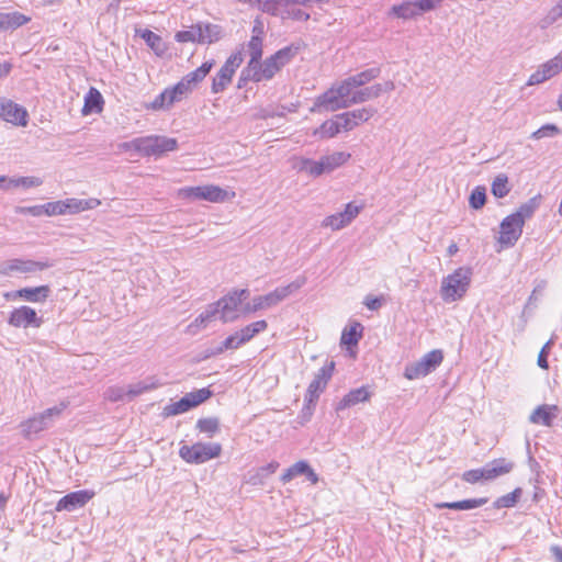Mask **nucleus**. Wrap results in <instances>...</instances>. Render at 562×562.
Instances as JSON below:
<instances>
[{
	"instance_id": "31",
	"label": "nucleus",
	"mask_w": 562,
	"mask_h": 562,
	"mask_svg": "<svg viewBox=\"0 0 562 562\" xmlns=\"http://www.w3.org/2000/svg\"><path fill=\"white\" fill-rule=\"evenodd\" d=\"M262 46H263V38L257 35H252L249 42L247 43V52L250 56V60L248 61V65L243 69L247 70V74L251 71V69H255V66L260 61L262 56Z\"/></svg>"
},
{
	"instance_id": "51",
	"label": "nucleus",
	"mask_w": 562,
	"mask_h": 562,
	"mask_svg": "<svg viewBox=\"0 0 562 562\" xmlns=\"http://www.w3.org/2000/svg\"><path fill=\"white\" fill-rule=\"evenodd\" d=\"M335 87L338 90L344 102L348 103V108L351 106L352 105V102H351L352 94L356 91L355 89L357 87H355L352 85L350 78L348 77L347 79H345L344 81H341L339 85H337Z\"/></svg>"
},
{
	"instance_id": "64",
	"label": "nucleus",
	"mask_w": 562,
	"mask_h": 562,
	"mask_svg": "<svg viewBox=\"0 0 562 562\" xmlns=\"http://www.w3.org/2000/svg\"><path fill=\"white\" fill-rule=\"evenodd\" d=\"M120 148L125 151L134 150V151L140 154V137H137L130 142H125V143L121 144Z\"/></svg>"
},
{
	"instance_id": "59",
	"label": "nucleus",
	"mask_w": 562,
	"mask_h": 562,
	"mask_svg": "<svg viewBox=\"0 0 562 562\" xmlns=\"http://www.w3.org/2000/svg\"><path fill=\"white\" fill-rule=\"evenodd\" d=\"M462 479L465 482L471 483V484H474L481 480H484L483 468L465 471L462 475Z\"/></svg>"
},
{
	"instance_id": "50",
	"label": "nucleus",
	"mask_w": 562,
	"mask_h": 562,
	"mask_svg": "<svg viewBox=\"0 0 562 562\" xmlns=\"http://www.w3.org/2000/svg\"><path fill=\"white\" fill-rule=\"evenodd\" d=\"M521 488L517 487L512 493L501 496L494 503L496 508H510L514 507L521 496Z\"/></svg>"
},
{
	"instance_id": "53",
	"label": "nucleus",
	"mask_w": 562,
	"mask_h": 562,
	"mask_svg": "<svg viewBox=\"0 0 562 562\" xmlns=\"http://www.w3.org/2000/svg\"><path fill=\"white\" fill-rule=\"evenodd\" d=\"M127 397V387L113 385L109 386L104 392V398L110 402L124 401Z\"/></svg>"
},
{
	"instance_id": "54",
	"label": "nucleus",
	"mask_w": 562,
	"mask_h": 562,
	"mask_svg": "<svg viewBox=\"0 0 562 562\" xmlns=\"http://www.w3.org/2000/svg\"><path fill=\"white\" fill-rule=\"evenodd\" d=\"M196 428L201 432H206L209 435H213L218 430V419L217 418H202L196 423Z\"/></svg>"
},
{
	"instance_id": "15",
	"label": "nucleus",
	"mask_w": 562,
	"mask_h": 562,
	"mask_svg": "<svg viewBox=\"0 0 562 562\" xmlns=\"http://www.w3.org/2000/svg\"><path fill=\"white\" fill-rule=\"evenodd\" d=\"M215 60L204 61L199 68L187 74L178 83H176L178 92L186 97L192 91L199 82H201L214 67Z\"/></svg>"
},
{
	"instance_id": "43",
	"label": "nucleus",
	"mask_w": 562,
	"mask_h": 562,
	"mask_svg": "<svg viewBox=\"0 0 562 562\" xmlns=\"http://www.w3.org/2000/svg\"><path fill=\"white\" fill-rule=\"evenodd\" d=\"M392 13L397 18L407 20L419 15L418 8L415 2L407 1L398 5H393L391 9Z\"/></svg>"
},
{
	"instance_id": "2",
	"label": "nucleus",
	"mask_w": 562,
	"mask_h": 562,
	"mask_svg": "<svg viewBox=\"0 0 562 562\" xmlns=\"http://www.w3.org/2000/svg\"><path fill=\"white\" fill-rule=\"evenodd\" d=\"M297 48L286 46L279 49L272 56L267 58L263 63L258 61L255 69L247 74V70H241L238 88H241L247 81L260 82L270 80L273 76L296 55Z\"/></svg>"
},
{
	"instance_id": "13",
	"label": "nucleus",
	"mask_w": 562,
	"mask_h": 562,
	"mask_svg": "<svg viewBox=\"0 0 562 562\" xmlns=\"http://www.w3.org/2000/svg\"><path fill=\"white\" fill-rule=\"evenodd\" d=\"M10 326L15 328H38L43 324L42 317H40L34 308L27 305H22L14 308L8 318Z\"/></svg>"
},
{
	"instance_id": "9",
	"label": "nucleus",
	"mask_w": 562,
	"mask_h": 562,
	"mask_svg": "<svg viewBox=\"0 0 562 562\" xmlns=\"http://www.w3.org/2000/svg\"><path fill=\"white\" fill-rule=\"evenodd\" d=\"M243 49L244 47H241L240 50L233 53L213 78L211 87L213 93L223 92L232 82L236 69L244 60Z\"/></svg>"
},
{
	"instance_id": "35",
	"label": "nucleus",
	"mask_w": 562,
	"mask_h": 562,
	"mask_svg": "<svg viewBox=\"0 0 562 562\" xmlns=\"http://www.w3.org/2000/svg\"><path fill=\"white\" fill-rule=\"evenodd\" d=\"M363 326L359 322H353L345 328L341 334V344L346 346H356L362 337Z\"/></svg>"
},
{
	"instance_id": "32",
	"label": "nucleus",
	"mask_w": 562,
	"mask_h": 562,
	"mask_svg": "<svg viewBox=\"0 0 562 562\" xmlns=\"http://www.w3.org/2000/svg\"><path fill=\"white\" fill-rule=\"evenodd\" d=\"M160 385H161V383L155 376L146 378L143 381H138V382H136L134 384H130L127 386V397L130 400L134 398L138 395L146 393V392L156 390Z\"/></svg>"
},
{
	"instance_id": "8",
	"label": "nucleus",
	"mask_w": 562,
	"mask_h": 562,
	"mask_svg": "<svg viewBox=\"0 0 562 562\" xmlns=\"http://www.w3.org/2000/svg\"><path fill=\"white\" fill-rule=\"evenodd\" d=\"M443 360L442 351L439 349L431 350L423 356L416 362L408 363L404 370V376L408 380H416L426 376L435 371Z\"/></svg>"
},
{
	"instance_id": "42",
	"label": "nucleus",
	"mask_w": 562,
	"mask_h": 562,
	"mask_svg": "<svg viewBox=\"0 0 562 562\" xmlns=\"http://www.w3.org/2000/svg\"><path fill=\"white\" fill-rule=\"evenodd\" d=\"M491 191L498 199L505 198L510 191L508 177L505 173L497 175L492 182Z\"/></svg>"
},
{
	"instance_id": "16",
	"label": "nucleus",
	"mask_w": 562,
	"mask_h": 562,
	"mask_svg": "<svg viewBox=\"0 0 562 562\" xmlns=\"http://www.w3.org/2000/svg\"><path fill=\"white\" fill-rule=\"evenodd\" d=\"M50 295L49 285H38L35 288H22L4 294L9 301L23 300L30 303H44Z\"/></svg>"
},
{
	"instance_id": "21",
	"label": "nucleus",
	"mask_w": 562,
	"mask_h": 562,
	"mask_svg": "<svg viewBox=\"0 0 562 562\" xmlns=\"http://www.w3.org/2000/svg\"><path fill=\"white\" fill-rule=\"evenodd\" d=\"M182 99V94L178 92L175 85L172 87L166 88L150 103L145 104V109L153 111L168 110L172 106L173 103L179 102Z\"/></svg>"
},
{
	"instance_id": "44",
	"label": "nucleus",
	"mask_w": 562,
	"mask_h": 562,
	"mask_svg": "<svg viewBox=\"0 0 562 562\" xmlns=\"http://www.w3.org/2000/svg\"><path fill=\"white\" fill-rule=\"evenodd\" d=\"M350 158L351 154L346 151H334L331 154L324 155V159L326 160L330 172L345 165Z\"/></svg>"
},
{
	"instance_id": "38",
	"label": "nucleus",
	"mask_w": 562,
	"mask_h": 562,
	"mask_svg": "<svg viewBox=\"0 0 562 562\" xmlns=\"http://www.w3.org/2000/svg\"><path fill=\"white\" fill-rule=\"evenodd\" d=\"M43 183L42 179L38 177H18V178H8L7 184L3 186V189L9 190L11 188L22 187L24 189L40 187Z\"/></svg>"
},
{
	"instance_id": "4",
	"label": "nucleus",
	"mask_w": 562,
	"mask_h": 562,
	"mask_svg": "<svg viewBox=\"0 0 562 562\" xmlns=\"http://www.w3.org/2000/svg\"><path fill=\"white\" fill-rule=\"evenodd\" d=\"M306 283V278L301 276L297 277L294 281L284 286H279L273 291L265 294L255 296L251 301V304H248L245 307V311L248 313H255L262 310L271 308L278 305L280 302L284 301L291 294L299 291Z\"/></svg>"
},
{
	"instance_id": "27",
	"label": "nucleus",
	"mask_w": 562,
	"mask_h": 562,
	"mask_svg": "<svg viewBox=\"0 0 562 562\" xmlns=\"http://www.w3.org/2000/svg\"><path fill=\"white\" fill-rule=\"evenodd\" d=\"M371 393L366 386L349 391L337 404L336 411H344L359 403L369 401Z\"/></svg>"
},
{
	"instance_id": "11",
	"label": "nucleus",
	"mask_w": 562,
	"mask_h": 562,
	"mask_svg": "<svg viewBox=\"0 0 562 562\" xmlns=\"http://www.w3.org/2000/svg\"><path fill=\"white\" fill-rule=\"evenodd\" d=\"M7 261V274L8 277L19 276V274H33L37 271H43L53 267V262L49 260L45 261H36L31 259L23 258H13L8 259Z\"/></svg>"
},
{
	"instance_id": "1",
	"label": "nucleus",
	"mask_w": 562,
	"mask_h": 562,
	"mask_svg": "<svg viewBox=\"0 0 562 562\" xmlns=\"http://www.w3.org/2000/svg\"><path fill=\"white\" fill-rule=\"evenodd\" d=\"M247 296L248 290L246 289L229 292L216 303L209 305L207 308L189 325L188 329L195 334L200 328L205 327L207 323L213 321L216 315H220V319L223 323L236 321L239 316V306Z\"/></svg>"
},
{
	"instance_id": "33",
	"label": "nucleus",
	"mask_w": 562,
	"mask_h": 562,
	"mask_svg": "<svg viewBox=\"0 0 562 562\" xmlns=\"http://www.w3.org/2000/svg\"><path fill=\"white\" fill-rule=\"evenodd\" d=\"M333 370L334 362H330L328 366L322 367L308 385L311 392H317L321 394L325 390L328 381L330 380Z\"/></svg>"
},
{
	"instance_id": "37",
	"label": "nucleus",
	"mask_w": 562,
	"mask_h": 562,
	"mask_svg": "<svg viewBox=\"0 0 562 562\" xmlns=\"http://www.w3.org/2000/svg\"><path fill=\"white\" fill-rule=\"evenodd\" d=\"M340 132L341 130L335 115L333 119L325 121L313 134L321 138H333Z\"/></svg>"
},
{
	"instance_id": "24",
	"label": "nucleus",
	"mask_w": 562,
	"mask_h": 562,
	"mask_svg": "<svg viewBox=\"0 0 562 562\" xmlns=\"http://www.w3.org/2000/svg\"><path fill=\"white\" fill-rule=\"evenodd\" d=\"M296 168L299 171L305 172L313 178H318L324 173H330L324 156H322L318 160L301 158Z\"/></svg>"
},
{
	"instance_id": "17",
	"label": "nucleus",
	"mask_w": 562,
	"mask_h": 562,
	"mask_svg": "<svg viewBox=\"0 0 562 562\" xmlns=\"http://www.w3.org/2000/svg\"><path fill=\"white\" fill-rule=\"evenodd\" d=\"M562 71V50L552 59L540 65L539 68L530 75L527 85L535 86L557 76Z\"/></svg>"
},
{
	"instance_id": "6",
	"label": "nucleus",
	"mask_w": 562,
	"mask_h": 562,
	"mask_svg": "<svg viewBox=\"0 0 562 562\" xmlns=\"http://www.w3.org/2000/svg\"><path fill=\"white\" fill-rule=\"evenodd\" d=\"M222 446L217 442H196L182 446L179 456L188 463L201 464L221 456Z\"/></svg>"
},
{
	"instance_id": "28",
	"label": "nucleus",
	"mask_w": 562,
	"mask_h": 562,
	"mask_svg": "<svg viewBox=\"0 0 562 562\" xmlns=\"http://www.w3.org/2000/svg\"><path fill=\"white\" fill-rule=\"evenodd\" d=\"M514 468V463L510 461H507L506 459H495L485 467H483L484 471V480L491 481L494 480L501 475L509 473Z\"/></svg>"
},
{
	"instance_id": "18",
	"label": "nucleus",
	"mask_w": 562,
	"mask_h": 562,
	"mask_svg": "<svg viewBox=\"0 0 562 562\" xmlns=\"http://www.w3.org/2000/svg\"><path fill=\"white\" fill-rule=\"evenodd\" d=\"M95 493L91 490H80L71 492L61 497L55 507L56 512H74L82 508L90 499L94 497Z\"/></svg>"
},
{
	"instance_id": "34",
	"label": "nucleus",
	"mask_w": 562,
	"mask_h": 562,
	"mask_svg": "<svg viewBox=\"0 0 562 562\" xmlns=\"http://www.w3.org/2000/svg\"><path fill=\"white\" fill-rule=\"evenodd\" d=\"M103 98L99 90L95 88H90L88 93L85 97V105L82 109L83 114H89L91 112H100L102 111Z\"/></svg>"
},
{
	"instance_id": "57",
	"label": "nucleus",
	"mask_w": 562,
	"mask_h": 562,
	"mask_svg": "<svg viewBox=\"0 0 562 562\" xmlns=\"http://www.w3.org/2000/svg\"><path fill=\"white\" fill-rule=\"evenodd\" d=\"M336 117L341 132L352 131L357 126L349 112L337 114Z\"/></svg>"
},
{
	"instance_id": "63",
	"label": "nucleus",
	"mask_w": 562,
	"mask_h": 562,
	"mask_svg": "<svg viewBox=\"0 0 562 562\" xmlns=\"http://www.w3.org/2000/svg\"><path fill=\"white\" fill-rule=\"evenodd\" d=\"M416 7L418 8V13L430 11L436 8L437 4L441 2V0H417L414 1Z\"/></svg>"
},
{
	"instance_id": "47",
	"label": "nucleus",
	"mask_w": 562,
	"mask_h": 562,
	"mask_svg": "<svg viewBox=\"0 0 562 562\" xmlns=\"http://www.w3.org/2000/svg\"><path fill=\"white\" fill-rule=\"evenodd\" d=\"M190 409H191V407H190L189 401H188V398H184V396H183L179 401L166 405L164 407L162 415L165 417H170V416L183 414Z\"/></svg>"
},
{
	"instance_id": "12",
	"label": "nucleus",
	"mask_w": 562,
	"mask_h": 562,
	"mask_svg": "<svg viewBox=\"0 0 562 562\" xmlns=\"http://www.w3.org/2000/svg\"><path fill=\"white\" fill-rule=\"evenodd\" d=\"M363 204L357 205L353 202L346 204L345 210L336 214L326 216L323 222V227H329L333 231H339L351 224V222L360 214Z\"/></svg>"
},
{
	"instance_id": "14",
	"label": "nucleus",
	"mask_w": 562,
	"mask_h": 562,
	"mask_svg": "<svg viewBox=\"0 0 562 562\" xmlns=\"http://www.w3.org/2000/svg\"><path fill=\"white\" fill-rule=\"evenodd\" d=\"M348 103L344 102L342 98L340 97L338 90L335 86L329 88L327 91H325L323 94L316 98L313 108L311 109L312 112H335L337 110L347 109Z\"/></svg>"
},
{
	"instance_id": "49",
	"label": "nucleus",
	"mask_w": 562,
	"mask_h": 562,
	"mask_svg": "<svg viewBox=\"0 0 562 562\" xmlns=\"http://www.w3.org/2000/svg\"><path fill=\"white\" fill-rule=\"evenodd\" d=\"M560 134H561V130L559 128V126L555 124L549 123V124L542 125L540 128L532 132L530 135V138L538 140V139H542V138L557 137Z\"/></svg>"
},
{
	"instance_id": "22",
	"label": "nucleus",
	"mask_w": 562,
	"mask_h": 562,
	"mask_svg": "<svg viewBox=\"0 0 562 562\" xmlns=\"http://www.w3.org/2000/svg\"><path fill=\"white\" fill-rule=\"evenodd\" d=\"M394 89L395 85L391 80L385 81L384 83H375L364 89L356 90L352 94L351 102L352 104L362 103L380 97L383 92H391Z\"/></svg>"
},
{
	"instance_id": "48",
	"label": "nucleus",
	"mask_w": 562,
	"mask_h": 562,
	"mask_svg": "<svg viewBox=\"0 0 562 562\" xmlns=\"http://www.w3.org/2000/svg\"><path fill=\"white\" fill-rule=\"evenodd\" d=\"M380 75V68L366 69L357 75L350 76L352 85L357 88L364 86L371 80L378 78Z\"/></svg>"
},
{
	"instance_id": "58",
	"label": "nucleus",
	"mask_w": 562,
	"mask_h": 562,
	"mask_svg": "<svg viewBox=\"0 0 562 562\" xmlns=\"http://www.w3.org/2000/svg\"><path fill=\"white\" fill-rule=\"evenodd\" d=\"M44 212L47 216L65 215V209H63L61 200L45 203Z\"/></svg>"
},
{
	"instance_id": "26",
	"label": "nucleus",
	"mask_w": 562,
	"mask_h": 562,
	"mask_svg": "<svg viewBox=\"0 0 562 562\" xmlns=\"http://www.w3.org/2000/svg\"><path fill=\"white\" fill-rule=\"evenodd\" d=\"M63 209H65V214H78L80 212L87 210H93L101 204V201L95 198L90 199H76L70 198L66 200H61Z\"/></svg>"
},
{
	"instance_id": "40",
	"label": "nucleus",
	"mask_w": 562,
	"mask_h": 562,
	"mask_svg": "<svg viewBox=\"0 0 562 562\" xmlns=\"http://www.w3.org/2000/svg\"><path fill=\"white\" fill-rule=\"evenodd\" d=\"M175 38L179 43H200L201 44V23L192 25L189 30L179 31Z\"/></svg>"
},
{
	"instance_id": "61",
	"label": "nucleus",
	"mask_w": 562,
	"mask_h": 562,
	"mask_svg": "<svg viewBox=\"0 0 562 562\" xmlns=\"http://www.w3.org/2000/svg\"><path fill=\"white\" fill-rule=\"evenodd\" d=\"M284 19H292V20H296V21H307L310 19V14L302 11L301 9H290V10H284Z\"/></svg>"
},
{
	"instance_id": "36",
	"label": "nucleus",
	"mask_w": 562,
	"mask_h": 562,
	"mask_svg": "<svg viewBox=\"0 0 562 562\" xmlns=\"http://www.w3.org/2000/svg\"><path fill=\"white\" fill-rule=\"evenodd\" d=\"M538 207V203L536 199H530L528 202L521 204L519 209L510 214L509 216L515 218L518 223H520L522 226L525 225L526 220L530 218L536 209Z\"/></svg>"
},
{
	"instance_id": "3",
	"label": "nucleus",
	"mask_w": 562,
	"mask_h": 562,
	"mask_svg": "<svg viewBox=\"0 0 562 562\" xmlns=\"http://www.w3.org/2000/svg\"><path fill=\"white\" fill-rule=\"evenodd\" d=\"M472 280V269L460 267L452 273L445 277L441 281L440 295L447 303L461 300L470 288Z\"/></svg>"
},
{
	"instance_id": "45",
	"label": "nucleus",
	"mask_w": 562,
	"mask_h": 562,
	"mask_svg": "<svg viewBox=\"0 0 562 562\" xmlns=\"http://www.w3.org/2000/svg\"><path fill=\"white\" fill-rule=\"evenodd\" d=\"M308 465L310 464L304 460L295 462L284 471V473L281 475V481L283 483H288L299 475H304L308 470Z\"/></svg>"
},
{
	"instance_id": "46",
	"label": "nucleus",
	"mask_w": 562,
	"mask_h": 562,
	"mask_svg": "<svg viewBox=\"0 0 562 562\" xmlns=\"http://www.w3.org/2000/svg\"><path fill=\"white\" fill-rule=\"evenodd\" d=\"M221 38V27L201 23V44H212Z\"/></svg>"
},
{
	"instance_id": "62",
	"label": "nucleus",
	"mask_w": 562,
	"mask_h": 562,
	"mask_svg": "<svg viewBox=\"0 0 562 562\" xmlns=\"http://www.w3.org/2000/svg\"><path fill=\"white\" fill-rule=\"evenodd\" d=\"M142 37L144 38V41L147 43L148 46H150L151 48H156L160 42H161V38L159 35H157L156 33L149 31V30H145L142 34Z\"/></svg>"
},
{
	"instance_id": "39",
	"label": "nucleus",
	"mask_w": 562,
	"mask_h": 562,
	"mask_svg": "<svg viewBox=\"0 0 562 562\" xmlns=\"http://www.w3.org/2000/svg\"><path fill=\"white\" fill-rule=\"evenodd\" d=\"M244 344L246 342L241 340L239 331H235L234 334L229 335L220 346L214 348L209 356L221 355L228 349H237Z\"/></svg>"
},
{
	"instance_id": "55",
	"label": "nucleus",
	"mask_w": 562,
	"mask_h": 562,
	"mask_svg": "<svg viewBox=\"0 0 562 562\" xmlns=\"http://www.w3.org/2000/svg\"><path fill=\"white\" fill-rule=\"evenodd\" d=\"M485 201H486L485 188L476 187L470 195L471 207L479 210L485 204Z\"/></svg>"
},
{
	"instance_id": "20",
	"label": "nucleus",
	"mask_w": 562,
	"mask_h": 562,
	"mask_svg": "<svg viewBox=\"0 0 562 562\" xmlns=\"http://www.w3.org/2000/svg\"><path fill=\"white\" fill-rule=\"evenodd\" d=\"M524 226L509 215L501 223L498 243L505 247H513L522 234Z\"/></svg>"
},
{
	"instance_id": "10",
	"label": "nucleus",
	"mask_w": 562,
	"mask_h": 562,
	"mask_svg": "<svg viewBox=\"0 0 562 562\" xmlns=\"http://www.w3.org/2000/svg\"><path fill=\"white\" fill-rule=\"evenodd\" d=\"M178 148L176 138L162 135H149L140 137V155L150 157H159L168 151H173Z\"/></svg>"
},
{
	"instance_id": "25",
	"label": "nucleus",
	"mask_w": 562,
	"mask_h": 562,
	"mask_svg": "<svg viewBox=\"0 0 562 562\" xmlns=\"http://www.w3.org/2000/svg\"><path fill=\"white\" fill-rule=\"evenodd\" d=\"M296 168L299 171L305 172L313 178H318L324 173H330L324 156H322L318 160L301 158Z\"/></svg>"
},
{
	"instance_id": "30",
	"label": "nucleus",
	"mask_w": 562,
	"mask_h": 562,
	"mask_svg": "<svg viewBox=\"0 0 562 562\" xmlns=\"http://www.w3.org/2000/svg\"><path fill=\"white\" fill-rule=\"evenodd\" d=\"M487 503V498H471V499H462L457 502H442L436 503L435 508L437 509H454V510H470L477 507H481Z\"/></svg>"
},
{
	"instance_id": "23",
	"label": "nucleus",
	"mask_w": 562,
	"mask_h": 562,
	"mask_svg": "<svg viewBox=\"0 0 562 562\" xmlns=\"http://www.w3.org/2000/svg\"><path fill=\"white\" fill-rule=\"evenodd\" d=\"M558 414L559 407L557 405H539L529 416V422L536 425L551 427Z\"/></svg>"
},
{
	"instance_id": "5",
	"label": "nucleus",
	"mask_w": 562,
	"mask_h": 562,
	"mask_svg": "<svg viewBox=\"0 0 562 562\" xmlns=\"http://www.w3.org/2000/svg\"><path fill=\"white\" fill-rule=\"evenodd\" d=\"M179 196L189 201H207L212 203H222L234 198L235 192H228L218 186L207 184L198 187H186L179 190Z\"/></svg>"
},
{
	"instance_id": "29",
	"label": "nucleus",
	"mask_w": 562,
	"mask_h": 562,
	"mask_svg": "<svg viewBox=\"0 0 562 562\" xmlns=\"http://www.w3.org/2000/svg\"><path fill=\"white\" fill-rule=\"evenodd\" d=\"M31 19L20 12H1L0 13V32L13 31L24 24Z\"/></svg>"
},
{
	"instance_id": "52",
	"label": "nucleus",
	"mask_w": 562,
	"mask_h": 562,
	"mask_svg": "<svg viewBox=\"0 0 562 562\" xmlns=\"http://www.w3.org/2000/svg\"><path fill=\"white\" fill-rule=\"evenodd\" d=\"M212 392L209 389L204 387L186 394L184 398H188L190 407L193 408L203 403L204 401H206L207 398H210Z\"/></svg>"
},
{
	"instance_id": "19",
	"label": "nucleus",
	"mask_w": 562,
	"mask_h": 562,
	"mask_svg": "<svg viewBox=\"0 0 562 562\" xmlns=\"http://www.w3.org/2000/svg\"><path fill=\"white\" fill-rule=\"evenodd\" d=\"M0 117L19 126H26V110L11 100L0 99Z\"/></svg>"
},
{
	"instance_id": "41",
	"label": "nucleus",
	"mask_w": 562,
	"mask_h": 562,
	"mask_svg": "<svg viewBox=\"0 0 562 562\" xmlns=\"http://www.w3.org/2000/svg\"><path fill=\"white\" fill-rule=\"evenodd\" d=\"M267 327H268L267 322L261 319V321H257V322H254V323L245 326L244 328H241L238 331L240 334L241 340H244L245 342H248L257 334L265 331L267 329Z\"/></svg>"
},
{
	"instance_id": "56",
	"label": "nucleus",
	"mask_w": 562,
	"mask_h": 562,
	"mask_svg": "<svg viewBox=\"0 0 562 562\" xmlns=\"http://www.w3.org/2000/svg\"><path fill=\"white\" fill-rule=\"evenodd\" d=\"M375 112L376 111L373 108H362V109L349 111L350 116L352 117V120L355 121L357 126L361 122H367L370 117H372L375 114Z\"/></svg>"
},
{
	"instance_id": "60",
	"label": "nucleus",
	"mask_w": 562,
	"mask_h": 562,
	"mask_svg": "<svg viewBox=\"0 0 562 562\" xmlns=\"http://www.w3.org/2000/svg\"><path fill=\"white\" fill-rule=\"evenodd\" d=\"M552 345V340H549L544 344V346L541 348L539 355H538V360H537V363L538 366L541 368V369H544L547 370L549 368V363H548V355L550 352V347Z\"/></svg>"
},
{
	"instance_id": "7",
	"label": "nucleus",
	"mask_w": 562,
	"mask_h": 562,
	"mask_svg": "<svg viewBox=\"0 0 562 562\" xmlns=\"http://www.w3.org/2000/svg\"><path fill=\"white\" fill-rule=\"evenodd\" d=\"M65 405L54 406L21 423V431L24 438L32 439L41 431L52 426L54 417H57L64 411Z\"/></svg>"
}]
</instances>
